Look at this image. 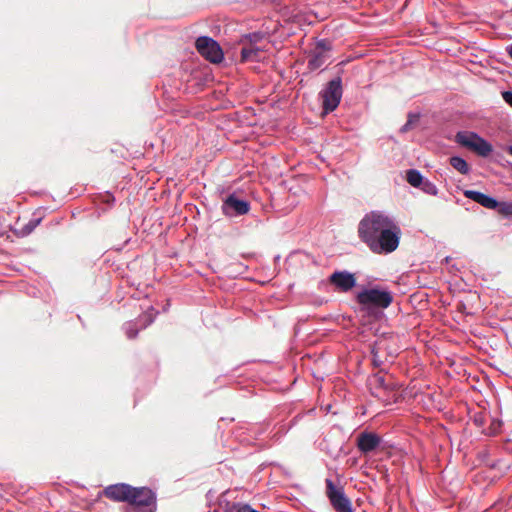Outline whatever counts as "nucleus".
I'll list each match as a JSON object with an SVG mask.
<instances>
[{
  "label": "nucleus",
  "instance_id": "1",
  "mask_svg": "<svg viewBox=\"0 0 512 512\" xmlns=\"http://www.w3.org/2000/svg\"><path fill=\"white\" fill-rule=\"evenodd\" d=\"M358 235L373 253L389 254L399 246L401 229L387 213L371 211L359 222Z\"/></svg>",
  "mask_w": 512,
  "mask_h": 512
},
{
  "label": "nucleus",
  "instance_id": "2",
  "mask_svg": "<svg viewBox=\"0 0 512 512\" xmlns=\"http://www.w3.org/2000/svg\"><path fill=\"white\" fill-rule=\"evenodd\" d=\"M356 300L366 310L385 309L390 306L393 297L388 290L370 288L358 292Z\"/></svg>",
  "mask_w": 512,
  "mask_h": 512
},
{
  "label": "nucleus",
  "instance_id": "3",
  "mask_svg": "<svg viewBox=\"0 0 512 512\" xmlns=\"http://www.w3.org/2000/svg\"><path fill=\"white\" fill-rule=\"evenodd\" d=\"M127 512H155L156 495L147 487H133L127 501Z\"/></svg>",
  "mask_w": 512,
  "mask_h": 512
},
{
  "label": "nucleus",
  "instance_id": "4",
  "mask_svg": "<svg viewBox=\"0 0 512 512\" xmlns=\"http://www.w3.org/2000/svg\"><path fill=\"white\" fill-rule=\"evenodd\" d=\"M456 142L481 157H488L493 151L492 145L487 140L472 131L458 132Z\"/></svg>",
  "mask_w": 512,
  "mask_h": 512
},
{
  "label": "nucleus",
  "instance_id": "5",
  "mask_svg": "<svg viewBox=\"0 0 512 512\" xmlns=\"http://www.w3.org/2000/svg\"><path fill=\"white\" fill-rule=\"evenodd\" d=\"M342 93V80L340 77L328 82L326 87L320 93L325 113H330L338 107L342 98Z\"/></svg>",
  "mask_w": 512,
  "mask_h": 512
},
{
  "label": "nucleus",
  "instance_id": "6",
  "mask_svg": "<svg viewBox=\"0 0 512 512\" xmlns=\"http://www.w3.org/2000/svg\"><path fill=\"white\" fill-rule=\"evenodd\" d=\"M327 496L336 512H354L349 498L342 487H336L331 479H326Z\"/></svg>",
  "mask_w": 512,
  "mask_h": 512
},
{
  "label": "nucleus",
  "instance_id": "7",
  "mask_svg": "<svg viewBox=\"0 0 512 512\" xmlns=\"http://www.w3.org/2000/svg\"><path fill=\"white\" fill-rule=\"evenodd\" d=\"M197 51L212 63L223 60V52L219 44L208 36H200L196 40Z\"/></svg>",
  "mask_w": 512,
  "mask_h": 512
},
{
  "label": "nucleus",
  "instance_id": "8",
  "mask_svg": "<svg viewBox=\"0 0 512 512\" xmlns=\"http://www.w3.org/2000/svg\"><path fill=\"white\" fill-rule=\"evenodd\" d=\"M329 283L337 292L346 293L356 286L357 280L355 274L347 271H335L329 276Z\"/></svg>",
  "mask_w": 512,
  "mask_h": 512
},
{
  "label": "nucleus",
  "instance_id": "9",
  "mask_svg": "<svg viewBox=\"0 0 512 512\" xmlns=\"http://www.w3.org/2000/svg\"><path fill=\"white\" fill-rule=\"evenodd\" d=\"M250 205L246 200L238 199L234 194L229 195L222 204V211L226 216H240L249 211Z\"/></svg>",
  "mask_w": 512,
  "mask_h": 512
},
{
  "label": "nucleus",
  "instance_id": "10",
  "mask_svg": "<svg viewBox=\"0 0 512 512\" xmlns=\"http://www.w3.org/2000/svg\"><path fill=\"white\" fill-rule=\"evenodd\" d=\"M151 312H146L141 315L136 321L126 322L123 326L126 336L129 339H133L138 335L139 330L146 328L154 321V314Z\"/></svg>",
  "mask_w": 512,
  "mask_h": 512
},
{
  "label": "nucleus",
  "instance_id": "11",
  "mask_svg": "<svg viewBox=\"0 0 512 512\" xmlns=\"http://www.w3.org/2000/svg\"><path fill=\"white\" fill-rule=\"evenodd\" d=\"M132 490L133 487L131 485L118 483L107 486L104 490V494L111 500L127 503Z\"/></svg>",
  "mask_w": 512,
  "mask_h": 512
},
{
  "label": "nucleus",
  "instance_id": "12",
  "mask_svg": "<svg viewBox=\"0 0 512 512\" xmlns=\"http://www.w3.org/2000/svg\"><path fill=\"white\" fill-rule=\"evenodd\" d=\"M380 443L381 438L373 432H362L357 436V448L364 454L374 451Z\"/></svg>",
  "mask_w": 512,
  "mask_h": 512
},
{
  "label": "nucleus",
  "instance_id": "13",
  "mask_svg": "<svg viewBox=\"0 0 512 512\" xmlns=\"http://www.w3.org/2000/svg\"><path fill=\"white\" fill-rule=\"evenodd\" d=\"M464 196L488 209H496L499 205L497 199L475 190H465Z\"/></svg>",
  "mask_w": 512,
  "mask_h": 512
},
{
  "label": "nucleus",
  "instance_id": "14",
  "mask_svg": "<svg viewBox=\"0 0 512 512\" xmlns=\"http://www.w3.org/2000/svg\"><path fill=\"white\" fill-rule=\"evenodd\" d=\"M450 165L463 175H467L470 171L469 165L465 159L460 156L450 158Z\"/></svg>",
  "mask_w": 512,
  "mask_h": 512
},
{
  "label": "nucleus",
  "instance_id": "15",
  "mask_svg": "<svg viewBox=\"0 0 512 512\" xmlns=\"http://www.w3.org/2000/svg\"><path fill=\"white\" fill-rule=\"evenodd\" d=\"M260 51V48L255 45L244 46L241 49V59L242 61L255 60L257 59Z\"/></svg>",
  "mask_w": 512,
  "mask_h": 512
},
{
  "label": "nucleus",
  "instance_id": "16",
  "mask_svg": "<svg viewBox=\"0 0 512 512\" xmlns=\"http://www.w3.org/2000/svg\"><path fill=\"white\" fill-rule=\"evenodd\" d=\"M406 178H407V182L415 188H419L421 186V184L423 183V181L425 180L423 178L422 174L416 169L408 170Z\"/></svg>",
  "mask_w": 512,
  "mask_h": 512
},
{
  "label": "nucleus",
  "instance_id": "17",
  "mask_svg": "<svg viewBox=\"0 0 512 512\" xmlns=\"http://www.w3.org/2000/svg\"><path fill=\"white\" fill-rule=\"evenodd\" d=\"M324 63L325 56L322 53H317L309 59L308 66L310 69L315 70L320 68Z\"/></svg>",
  "mask_w": 512,
  "mask_h": 512
},
{
  "label": "nucleus",
  "instance_id": "18",
  "mask_svg": "<svg viewBox=\"0 0 512 512\" xmlns=\"http://www.w3.org/2000/svg\"><path fill=\"white\" fill-rule=\"evenodd\" d=\"M424 193L432 196H436L439 192L437 186L428 179H425L419 187Z\"/></svg>",
  "mask_w": 512,
  "mask_h": 512
},
{
  "label": "nucleus",
  "instance_id": "19",
  "mask_svg": "<svg viewBox=\"0 0 512 512\" xmlns=\"http://www.w3.org/2000/svg\"><path fill=\"white\" fill-rule=\"evenodd\" d=\"M371 384L374 385V387L376 388H382L384 390L390 389V385L386 383V380L382 375H374V377L371 380Z\"/></svg>",
  "mask_w": 512,
  "mask_h": 512
},
{
  "label": "nucleus",
  "instance_id": "20",
  "mask_svg": "<svg viewBox=\"0 0 512 512\" xmlns=\"http://www.w3.org/2000/svg\"><path fill=\"white\" fill-rule=\"evenodd\" d=\"M497 208L500 214L506 217L512 216V202H499Z\"/></svg>",
  "mask_w": 512,
  "mask_h": 512
},
{
  "label": "nucleus",
  "instance_id": "21",
  "mask_svg": "<svg viewBox=\"0 0 512 512\" xmlns=\"http://www.w3.org/2000/svg\"><path fill=\"white\" fill-rule=\"evenodd\" d=\"M244 38H245V40H248L250 42V45H255L257 42H259L263 38V34L254 32V33L245 35Z\"/></svg>",
  "mask_w": 512,
  "mask_h": 512
},
{
  "label": "nucleus",
  "instance_id": "22",
  "mask_svg": "<svg viewBox=\"0 0 512 512\" xmlns=\"http://www.w3.org/2000/svg\"><path fill=\"white\" fill-rule=\"evenodd\" d=\"M473 420L474 423L480 427L485 423V415L482 413L476 414Z\"/></svg>",
  "mask_w": 512,
  "mask_h": 512
},
{
  "label": "nucleus",
  "instance_id": "23",
  "mask_svg": "<svg viewBox=\"0 0 512 512\" xmlns=\"http://www.w3.org/2000/svg\"><path fill=\"white\" fill-rule=\"evenodd\" d=\"M502 96L505 102L512 107V91H505Z\"/></svg>",
  "mask_w": 512,
  "mask_h": 512
},
{
  "label": "nucleus",
  "instance_id": "24",
  "mask_svg": "<svg viewBox=\"0 0 512 512\" xmlns=\"http://www.w3.org/2000/svg\"><path fill=\"white\" fill-rule=\"evenodd\" d=\"M413 122H414V120L412 119V116L410 115L408 121L401 127L400 131L407 132L410 129Z\"/></svg>",
  "mask_w": 512,
  "mask_h": 512
},
{
  "label": "nucleus",
  "instance_id": "25",
  "mask_svg": "<svg viewBox=\"0 0 512 512\" xmlns=\"http://www.w3.org/2000/svg\"><path fill=\"white\" fill-rule=\"evenodd\" d=\"M39 222V220H37L36 222H30L28 225L25 226L24 228V232L25 234H29L33 231V229L36 227L37 223Z\"/></svg>",
  "mask_w": 512,
  "mask_h": 512
},
{
  "label": "nucleus",
  "instance_id": "26",
  "mask_svg": "<svg viewBox=\"0 0 512 512\" xmlns=\"http://www.w3.org/2000/svg\"><path fill=\"white\" fill-rule=\"evenodd\" d=\"M507 52L509 56L512 58V43L507 47Z\"/></svg>",
  "mask_w": 512,
  "mask_h": 512
},
{
  "label": "nucleus",
  "instance_id": "27",
  "mask_svg": "<svg viewBox=\"0 0 512 512\" xmlns=\"http://www.w3.org/2000/svg\"><path fill=\"white\" fill-rule=\"evenodd\" d=\"M509 152L512 154V146L509 147Z\"/></svg>",
  "mask_w": 512,
  "mask_h": 512
},
{
  "label": "nucleus",
  "instance_id": "28",
  "mask_svg": "<svg viewBox=\"0 0 512 512\" xmlns=\"http://www.w3.org/2000/svg\"><path fill=\"white\" fill-rule=\"evenodd\" d=\"M214 512H217V511H214Z\"/></svg>",
  "mask_w": 512,
  "mask_h": 512
}]
</instances>
